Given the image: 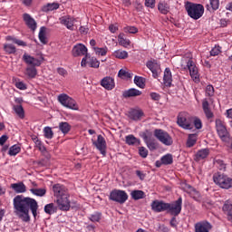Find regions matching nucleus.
Masks as SVG:
<instances>
[{
	"mask_svg": "<svg viewBox=\"0 0 232 232\" xmlns=\"http://www.w3.org/2000/svg\"><path fill=\"white\" fill-rule=\"evenodd\" d=\"M13 208L14 215L22 220V222H30V211L35 218V217H37L39 204L37 200L30 197L17 195L13 199Z\"/></svg>",
	"mask_w": 232,
	"mask_h": 232,
	"instance_id": "nucleus-1",
	"label": "nucleus"
},
{
	"mask_svg": "<svg viewBox=\"0 0 232 232\" xmlns=\"http://www.w3.org/2000/svg\"><path fill=\"white\" fill-rule=\"evenodd\" d=\"M150 208L155 213L167 211L172 217H179L182 213V197H179L172 203H166L162 200L156 199L152 201Z\"/></svg>",
	"mask_w": 232,
	"mask_h": 232,
	"instance_id": "nucleus-2",
	"label": "nucleus"
},
{
	"mask_svg": "<svg viewBox=\"0 0 232 232\" xmlns=\"http://www.w3.org/2000/svg\"><path fill=\"white\" fill-rule=\"evenodd\" d=\"M185 10L188 17L194 19V21H198V19L204 15V5L201 4L187 2L185 5Z\"/></svg>",
	"mask_w": 232,
	"mask_h": 232,
	"instance_id": "nucleus-3",
	"label": "nucleus"
},
{
	"mask_svg": "<svg viewBox=\"0 0 232 232\" xmlns=\"http://www.w3.org/2000/svg\"><path fill=\"white\" fill-rule=\"evenodd\" d=\"M213 181L221 189H231L232 178L222 172H216L213 175Z\"/></svg>",
	"mask_w": 232,
	"mask_h": 232,
	"instance_id": "nucleus-4",
	"label": "nucleus"
},
{
	"mask_svg": "<svg viewBox=\"0 0 232 232\" xmlns=\"http://www.w3.org/2000/svg\"><path fill=\"white\" fill-rule=\"evenodd\" d=\"M217 133L223 142H229L231 140V134L226 127V122L220 119L215 121Z\"/></svg>",
	"mask_w": 232,
	"mask_h": 232,
	"instance_id": "nucleus-5",
	"label": "nucleus"
},
{
	"mask_svg": "<svg viewBox=\"0 0 232 232\" xmlns=\"http://www.w3.org/2000/svg\"><path fill=\"white\" fill-rule=\"evenodd\" d=\"M58 102L62 104V106H64V108H68L69 110H79V105L77 104V102L73 100V98L70 97L66 93H62L58 95L57 98Z\"/></svg>",
	"mask_w": 232,
	"mask_h": 232,
	"instance_id": "nucleus-6",
	"label": "nucleus"
},
{
	"mask_svg": "<svg viewBox=\"0 0 232 232\" xmlns=\"http://www.w3.org/2000/svg\"><path fill=\"white\" fill-rule=\"evenodd\" d=\"M154 137H156V139L165 146H171L173 144V138H171L168 131L162 129H156L154 130Z\"/></svg>",
	"mask_w": 232,
	"mask_h": 232,
	"instance_id": "nucleus-7",
	"label": "nucleus"
},
{
	"mask_svg": "<svg viewBox=\"0 0 232 232\" xmlns=\"http://www.w3.org/2000/svg\"><path fill=\"white\" fill-rule=\"evenodd\" d=\"M109 200L112 202H118V204H124L128 200V193L121 189H113L111 191Z\"/></svg>",
	"mask_w": 232,
	"mask_h": 232,
	"instance_id": "nucleus-8",
	"label": "nucleus"
},
{
	"mask_svg": "<svg viewBox=\"0 0 232 232\" xmlns=\"http://www.w3.org/2000/svg\"><path fill=\"white\" fill-rule=\"evenodd\" d=\"M54 202L60 211H70V208H72L70 194L62 198H55Z\"/></svg>",
	"mask_w": 232,
	"mask_h": 232,
	"instance_id": "nucleus-9",
	"label": "nucleus"
},
{
	"mask_svg": "<svg viewBox=\"0 0 232 232\" xmlns=\"http://www.w3.org/2000/svg\"><path fill=\"white\" fill-rule=\"evenodd\" d=\"M146 66L149 70L151 71L152 77L154 79H158L159 75L162 73V69L160 68V63L155 60V59H150L147 61Z\"/></svg>",
	"mask_w": 232,
	"mask_h": 232,
	"instance_id": "nucleus-10",
	"label": "nucleus"
},
{
	"mask_svg": "<svg viewBox=\"0 0 232 232\" xmlns=\"http://www.w3.org/2000/svg\"><path fill=\"white\" fill-rule=\"evenodd\" d=\"M187 68L189 71V75L194 82H200V73H198V67L195 64L192 59L187 62Z\"/></svg>",
	"mask_w": 232,
	"mask_h": 232,
	"instance_id": "nucleus-11",
	"label": "nucleus"
},
{
	"mask_svg": "<svg viewBox=\"0 0 232 232\" xmlns=\"http://www.w3.org/2000/svg\"><path fill=\"white\" fill-rule=\"evenodd\" d=\"M177 123L180 128H183V130H193V123L191 122V120L188 119L186 112H180L178 115Z\"/></svg>",
	"mask_w": 232,
	"mask_h": 232,
	"instance_id": "nucleus-12",
	"label": "nucleus"
},
{
	"mask_svg": "<svg viewBox=\"0 0 232 232\" xmlns=\"http://www.w3.org/2000/svg\"><path fill=\"white\" fill-rule=\"evenodd\" d=\"M23 61L25 64L35 68V66H41V64H43V61H44V58L43 56L35 58L28 53H24L23 55Z\"/></svg>",
	"mask_w": 232,
	"mask_h": 232,
	"instance_id": "nucleus-13",
	"label": "nucleus"
},
{
	"mask_svg": "<svg viewBox=\"0 0 232 232\" xmlns=\"http://www.w3.org/2000/svg\"><path fill=\"white\" fill-rule=\"evenodd\" d=\"M53 191L55 198H61L63 197H68V195H70V192H68V188L64 185L60 183L54 184L53 186Z\"/></svg>",
	"mask_w": 232,
	"mask_h": 232,
	"instance_id": "nucleus-14",
	"label": "nucleus"
},
{
	"mask_svg": "<svg viewBox=\"0 0 232 232\" xmlns=\"http://www.w3.org/2000/svg\"><path fill=\"white\" fill-rule=\"evenodd\" d=\"M92 144L95 146L96 150H100L103 157L106 156V140L102 135H98L97 140H92Z\"/></svg>",
	"mask_w": 232,
	"mask_h": 232,
	"instance_id": "nucleus-15",
	"label": "nucleus"
},
{
	"mask_svg": "<svg viewBox=\"0 0 232 232\" xmlns=\"http://www.w3.org/2000/svg\"><path fill=\"white\" fill-rule=\"evenodd\" d=\"M195 232H209L213 229V225L208 220L199 221L194 226Z\"/></svg>",
	"mask_w": 232,
	"mask_h": 232,
	"instance_id": "nucleus-16",
	"label": "nucleus"
},
{
	"mask_svg": "<svg viewBox=\"0 0 232 232\" xmlns=\"http://www.w3.org/2000/svg\"><path fill=\"white\" fill-rule=\"evenodd\" d=\"M142 139L147 146V148L150 151H155V150H159V141L155 140V138L148 137L146 133L143 134Z\"/></svg>",
	"mask_w": 232,
	"mask_h": 232,
	"instance_id": "nucleus-17",
	"label": "nucleus"
},
{
	"mask_svg": "<svg viewBox=\"0 0 232 232\" xmlns=\"http://www.w3.org/2000/svg\"><path fill=\"white\" fill-rule=\"evenodd\" d=\"M60 23L61 24H63L67 30H71L72 32L75 30V26L73 25L75 24V18L70 15L62 16L60 18Z\"/></svg>",
	"mask_w": 232,
	"mask_h": 232,
	"instance_id": "nucleus-18",
	"label": "nucleus"
},
{
	"mask_svg": "<svg viewBox=\"0 0 232 232\" xmlns=\"http://www.w3.org/2000/svg\"><path fill=\"white\" fill-rule=\"evenodd\" d=\"M72 57H81L88 53V48L82 44H77L72 50Z\"/></svg>",
	"mask_w": 232,
	"mask_h": 232,
	"instance_id": "nucleus-19",
	"label": "nucleus"
},
{
	"mask_svg": "<svg viewBox=\"0 0 232 232\" xmlns=\"http://www.w3.org/2000/svg\"><path fill=\"white\" fill-rule=\"evenodd\" d=\"M23 19L26 24V26L32 30V32H35V30H37V22H35V19H34L32 17V15H30V14L28 13H24L23 14Z\"/></svg>",
	"mask_w": 232,
	"mask_h": 232,
	"instance_id": "nucleus-20",
	"label": "nucleus"
},
{
	"mask_svg": "<svg viewBox=\"0 0 232 232\" xmlns=\"http://www.w3.org/2000/svg\"><path fill=\"white\" fill-rule=\"evenodd\" d=\"M101 85L105 90H113L115 88V80L110 76H106L102 80Z\"/></svg>",
	"mask_w": 232,
	"mask_h": 232,
	"instance_id": "nucleus-21",
	"label": "nucleus"
},
{
	"mask_svg": "<svg viewBox=\"0 0 232 232\" xmlns=\"http://www.w3.org/2000/svg\"><path fill=\"white\" fill-rule=\"evenodd\" d=\"M140 95H142V92L135 88H130L129 90H126L122 93V96L124 97V99H131V97H140Z\"/></svg>",
	"mask_w": 232,
	"mask_h": 232,
	"instance_id": "nucleus-22",
	"label": "nucleus"
},
{
	"mask_svg": "<svg viewBox=\"0 0 232 232\" xmlns=\"http://www.w3.org/2000/svg\"><path fill=\"white\" fill-rule=\"evenodd\" d=\"M208 157H209V149H202L198 150L194 160H196V162H200V160H204V159H208Z\"/></svg>",
	"mask_w": 232,
	"mask_h": 232,
	"instance_id": "nucleus-23",
	"label": "nucleus"
},
{
	"mask_svg": "<svg viewBox=\"0 0 232 232\" xmlns=\"http://www.w3.org/2000/svg\"><path fill=\"white\" fill-rule=\"evenodd\" d=\"M163 82L165 86L171 87V83L173 82V76L171 75V70L169 68H166L164 71Z\"/></svg>",
	"mask_w": 232,
	"mask_h": 232,
	"instance_id": "nucleus-24",
	"label": "nucleus"
},
{
	"mask_svg": "<svg viewBox=\"0 0 232 232\" xmlns=\"http://www.w3.org/2000/svg\"><path fill=\"white\" fill-rule=\"evenodd\" d=\"M202 108H203V111L208 121L213 119V117H215V114L213 113V111H211V109L209 108V102H208V100L203 101Z\"/></svg>",
	"mask_w": 232,
	"mask_h": 232,
	"instance_id": "nucleus-25",
	"label": "nucleus"
},
{
	"mask_svg": "<svg viewBox=\"0 0 232 232\" xmlns=\"http://www.w3.org/2000/svg\"><path fill=\"white\" fill-rule=\"evenodd\" d=\"M125 142L128 146H140V140L133 134L127 135L125 137Z\"/></svg>",
	"mask_w": 232,
	"mask_h": 232,
	"instance_id": "nucleus-26",
	"label": "nucleus"
},
{
	"mask_svg": "<svg viewBox=\"0 0 232 232\" xmlns=\"http://www.w3.org/2000/svg\"><path fill=\"white\" fill-rule=\"evenodd\" d=\"M11 188L14 193H26V185L23 182L13 183L11 184Z\"/></svg>",
	"mask_w": 232,
	"mask_h": 232,
	"instance_id": "nucleus-27",
	"label": "nucleus"
},
{
	"mask_svg": "<svg viewBox=\"0 0 232 232\" xmlns=\"http://www.w3.org/2000/svg\"><path fill=\"white\" fill-rule=\"evenodd\" d=\"M158 10L163 15H168V14H169V4H168L166 1L159 2V4H158Z\"/></svg>",
	"mask_w": 232,
	"mask_h": 232,
	"instance_id": "nucleus-28",
	"label": "nucleus"
},
{
	"mask_svg": "<svg viewBox=\"0 0 232 232\" xmlns=\"http://www.w3.org/2000/svg\"><path fill=\"white\" fill-rule=\"evenodd\" d=\"M59 3L53 2V3H48L42 6V12H53V10H59Z\"/></svg>",
	"mask_w": 232,
	"mask_h": 232,
	"instance_id": "nucleus-29",
	"label": "nucleus"
},
{
	"mask_svg": "<svg viewBox=\"0 0 232 232\" xmlns=\"http://www.w3.org/2000/svg\"><path fill=\"white\" fill-rule=\"evenodd\" d=\"M220 6V0H209V4L206 5L208 12H217Z\"/></svg>",
	"mask_w": 232,
	"mask_h": 232,
	"instance_id": "nucleus-30",
	"label": "nucleus"
},
{
	"mask_svg": "<svg viewBox=\"0 0 232 232\" xmlns=\"http://www.w3.org/2000/svg\"><path fill=\"white\" fill-rule=\"evenodd\" d=\"M39 41L42 44H48V38L46 37V27L42 26L38 34Z\"/></svg>",
	"mask_w": 232,
	"mask_h": 232,
	"instance_id": "nucleus-31",
	"label": "nucleus"
},
{
	"mask_svg": "<svg viewBox=\"0 0 232 232\" xmlns=\"http://www.w3.org/2000/svg\"><path fill=\"white\" fill-rule=\"evenodd\" d=\"M57 209H59V208L55 206V204L53 203H49L45 205L44 208V213H46V215H53L57 212Z\"/></svg>",
	"mask_w": 232,
	"mask_h": 232,
	"instance_id": "nucleus-32",
	"label": "nucleus"
},
{
	"mask_svg": "<svg viewBox=\"0 0 232 232\" xmlns=\"http://www.w3.org/2000/svg\"><path fill=\"white\" fill-rule=\"evenodd\" d=\"M143 115H144V112H142V111H137V110H133L129 113V117L130 119H131V121H140Z\"/></svg>",
	"mask_w": 232,
	"mask_h": 232,
	"instance_id": "nucleus-33",
	"label": "nucleus"
},
{
	"mask_svg": "<svg viewBox=\"0 0 232 232\" xmlns=\"http://www.w3.org/2000/svg\"><path fill=\"white\" fill-rule=\"evenodd\" d=\"M59 130L63 133V135H66L70 133V130H72V125L66 121H62L59 123Z\"/></svg>",
	"mask_w": 232,
	"mask_h": 232,
	"instance_id": "nucleus-34",
	"label": "nucleus"
},
{
	"mask_svg": "<svg viewBox=\"0 0 232 232\" xmlns=\"http://www.w3.org/2000/svg\"><path fill=\"white\" fill-rule=\"evenodd\" d=\"M130 197L133 200H140L146 197V194L142 190H132L130 192Z\"/></svg>",
	"mask_w": 232,
	"mask_h": 232,
	"instance_id": "nucleus-35",
	"label": "nucleus"
},
{
	"mask_svg": "<svg viewBox=\"0 0 232 232\" xmlns=\"http://www.w3.org/2000/svg\"><path fill=\"white\" fill-rule=\"evenodd\" d=\"M19 153H21V145L14 144L9 148L8 155H10V157H15V155Z\"/></svg>",
	"mask_w": 232,
	"mask_h": 232,
	"instance_id": "nucleus-36",
	"label": "nucleus"
},
{
	"mask_svg": "<svg viewBox=\"0 0 232 232\" xmlns=\"http://www.w3.org/2000/svg\"><path fill=\"white\" fill-rule=\"evenodd\" d=\"M134 84L139 88L144 89L146 87V78L142 76H135L134 77Z\"/></svg>",
	"mask_w": 232,
	"mask_h": 232,
	"instance_id": "nucleus-37",
	"label": "nucleus"
},
{
	"mask_svg": "<svg viewBox=\"0 0 232 232\" xmlns=\"http://www.w3.org/2000/svg\"><path fill=\"white\" fill-rule=\"evenodd\" d=\"M13 110L19 119H24V109L23 105H14Z\"/></svg>",
	"mask_w": 232,
	"mask_h": 232,
	"instance_id": "nucleus-38",
	"label": "nucleus"
},
{
	"mask_svg": "<svg viewBox=\"0 0 232 232\" xmlns=\"http://www.w3.org/2000/svg\"><path fill=\"white\" fill-rule=\"evenodd\" d=\"M4 50L5 53H8V55H12L17 52V49L15 48V45L12 44H4Z\"/></svg>",
	"mask_w": 232,
	"mask_h": 232,
	"instance_id": "nucleus-39",
	"label": "nucleus"
},
{
	"mask_svg": "<svg viewBox=\"0 0 232 232\" xmlns=\"http://www.w3.org/2000/svg\"><path fill=\"white\" fill-rule=\"evenodd\" d=\"M25 75L29 79H35V76L37 75V69L35 67H27L25 70Z\"/></svg>",
	"mask_w": 232,
	"mask_h": 232,
	"instance_id": "nucleus-40",
	"label": "nucleus"
},
{
	"mask_svg": "<svg viewBox=\"0 0 232 232\" xmlns=\"http://www.w3.org/2000/svg\"><path fill=\"white\" fill-rule=\"evenodd\" d=\"M161 162L164 166H169L170 164H173V155H164L163 157H161Z\"/></svg>",
	"mask_w": 232,
	"mask_h": 232,
	"instance_id": "nucleus-41",
	"label": "nucleus"
},
{
	"mask_svg": "<svg viewBox=\"0 0 232 232\" xmlns=\"http://www.w3.org/2000/svg\"><path fill=\"white\" fill-rule=\"evenodd\" d=\"M214 164L215 166H217V168L219 169V171H226V162H224V160L218 159V158H216L214 160Z\"/></svg>",
	"mask_w": 232,
	"mask_h": 232,
	"instance_id": "nucleus-42",
	"label": "nucleus"
},
{
	"mask_svg": "<svg viewBox=\"0 0 232 232\" xmlns=\"http://www.w3.org/2000/svg\"><path fill=\"white\" fill-rule=\"evenodd\" d=\"M116 59H128V52L122 50H117L112 53Z\"/></svg>",
	"mask_w": 232,
	"mask_h": 232,
	"instance_id": "nucleus-43",
	"label": "nucleus"
},
{
	"mask_svg": "<svg viewBox=\"0 0 232 232\" xmlns=\"http://www.w3.org/2000/svg\"><path fill=\"white\" fill-rule=\"evenodd\" d=\"M197 144V134H189L187 140V148H193Z\"/></svg>",
	"mask_w": 232,
	"mask_h": 232,
	"instance_id": "nucleus-44",
	"label": "nucleus"
},
{
	"mask_svg": "<svg viewBox=\"0 0 232 232\" xmlns=\"http://www.w3.org/2000/svg\"><path fill=\"white\" fill-rule=\"evenodd\" d=\"M88 218L91 220V222H101L102 218V213L94 212L93 214H91Z\"/></svg>",
	"mask_w": 232,
	"mask_h": 232,
	"instance_id": "nucleus-45",
	"label": "nucleus"
},
{
	"mask_svg": "<svg viewBox=\"0 0 232 232\" xmlns=\"http://www.w3.org/2000/svg\"><path fill=\"white\" fill-rule=\"evenodd\" d=\"M30 191L36 197H44L46 195V188H31Z\"/></svg>",
	"mask_w": 232,
	"mask_h": 232,
	"instance_id": "nucleus-46",
	"label": "nucleus"
},
{
	"mask_svg": "<svg viewBox=\"0 0 232 232\" xmlns=\"http://www.w3.org/2000/svg\"><path fill=\"white\" fill-rule=\"evenodd\" d=\"M88 64L89 66H91V68H99V66L101 65V62H99L97 58L90 56Z\"/></svg>",
	"mask_w": 232,
	"mask_h": 232,
	"instance_id": "nucleus-47",
	"label": "nucleus"
},
{
	"mask_svg": "<svg viewBox=\"0 0 232 232\" xmlns=\"http://www.w3.org/2000/svg\"><path fill=\"white\" fill-rule=\"evenodd\" d=\"M93 50L96 55H102V57H104L108 53V47H93Z\"/></svg>",
	"mask_w": 232,
	"mask_h": 232,
	"instance_id": "nucleus-48",
	"label": "nucleus"
},
{
	"mask_svg": "<svg viewBox=\"0 0 232 232\" xmlns=\"http://www.w3.org/2000/svg\"><path fill=\"white\" fill-rule=\"evenodd\" d=\"M118 39L119 44H121V46H123L124 48H128V46L131 44V42L130 40L123 38L121 34H119Z\"/></svg>",
	"mask_w": 232,
	"mask_h": 232,
	"instance_id": "nucleus-49",
	"label": "nucleus"
},
{
	"mask_svg": "<svg viewBox=\"0 0 232 232\" xmlns=\"http://www.w3.org/2000/svg\"><path fill=\"white\" fill-rule=\"evenodd\" d=\"M44 133L45 139H53V130H52V128L45 127L44 129Z\"/></svg>",
	"mask_w": 232,
	"mask_h": 232,
	"instance_id": "nucleus-50",
	"label": "nucleus"
},
{
	"mask_svg": "<svg viewBox=\"0 0 232 232\" xmlns=\"http://www.w3.org/2000/svg\"><path fill=\"white\" fill-rule=\"evenodd\" d=\"M215 95V87L213 85H207L206 87V96L213 97Z\"/></svg>",
	"mask_w": 232,
	"mask_h": 232,
	"instance_id": "nucleus-51",
	"label": "nucleus"
},
{
	"mask_svg": "<svg viewBox=\"0 0 232 232\" xmlns=\"http://www.w3.org/2000/svg\"><path fill=\"white\" fill-rule=\"evenodd\" d=\"M188 195L189 197H191V198H194L197 202L200 200V192L197 191V189L195 188Z\"/></svg>",
	"mask_w": 232,
	"mask_h": 232,
	"instance_id": "nucleus-52",
	"label": "nucleus"
},
{
	"mask_svg": "<svg viewBox=\"0 0 232 232\" xmlns=\"http://www.w3.org/2000/svg\"><path fill=\"white\" fill-rule=\"evenodd\" d=\"M123 31L125 34H137L139 32V29L135 26H126L123 28Z\"/></svg>",
	"mask_w": 232,
	"mask_h": 232,
	"instance_id": "nucleus-53",
	"label": "nucleus"
},
{
	"mask_svg": "<svg viewBox=\"0 0 232 232\" xmlns=\"http://www.w3.org/2000/svg\"><path fill=\"white\" fill-rule=\"evenodd\" d=\"M118 77H120L121 79H124V77H131V73L126 72V70L124 69H121L118 72Z\"/></svg>",
	"mask_w": 232,
	"mask_h": 232,
	"instance_id": "nucleus-54",
	"label": "nucleus"
},
{
	"mask_svg": "<svg viewBox=\"0 0 232 232\" xmlns=\"http://www.w3.org/2000/svg\"><path fill=\"white\" fill-rule=\"evenodd\" d=\"M139 153L140 157H142V159H146L148 157V150L146 147H140L139 148Z\"/></svg>",
	"mask_w": 232,
	"mask_h": 232,
	"instance_id": "nucleus-55",
	"label": "nucleus"
},
{
	"mask_svg": "<svg viewBox=\"0 0 232 232\" xmlns=\"http://www.w3.org/2000/svg\"><path fill=\"white\" fill-rule=\"evenodd\" d=\"M193 125L195 126L196 130H202V121L198 118H195L193 121Z\"/></svg>",
	"mask_w": 232,
	"mask_h": 232,
	"instance_id": "nucleus-56",
	"label": "nucleus"
},
{
	"mask_svg": "<svg viewBox=\"0 0 232 232\" xmlns=\"http://www.w3.org/2000/svg\"><path fill=\"white\" fill-rule=\"evenodd\" d=\"M170 227H174V229H177L179 226V222H177V216H173L169 221Z\"/></svg>",
	"mask_w": 232,
	"mask_h": 232,
	"instance_id": "nucleus-57",
	"label": "nucleus"
},
{
	"mask_svg": "<svg viewBox=\"0 0 232 232\" xmlns=\"http://www.w3.org/2000/svg\"><path fill=\"white\" fill-rule=\"evenodd\" d=\"M85 56L82 59L81 66L85 68L86 64H88V61H90V54L87 53L84 54Z\"/></svg>",
	"mask_w": 232,
	"mask_h": 232,
	"instance_id": "nucleus-58",
	"label": "nucleus"
},
{
	"mask_svg": "<svg viewBox=\"0 0 232 232\" xmlns=\"http://www.w3.org/2000/svg\"><path fill=\"white\" fill-rule=\"evenodd\" d=\"M218 53H220V46H215L214 48H212V50L210 51V55L212 57H215L217 55H218Z\"/></svg>",
	"mask_w": 232,
	"mask_h": 232,
	"instance_id": "nucleus-59",
	"label": "nucleus"
},
{
	"mask_svg": "<svg viewBox=\"0 0 232 232\" xmlns=\"http://www.w3.org/2000/svg\"><path fill=\"white\" fill-rule=\"evenodd\" d=\"M156 0H145V6L147 8H155Z\"/></svg>",
	"mask_w": 232,
	"mask_h": 232,
	"instance_id": "nucleus-60",
	"label": "nucleus"
},
{
	"mask_svg": "<svg viewBox=\"0 0 232 232\" xmlns=\"http://www.w3.org/2000/svg\"><path fill=\"white\" fill-rule=\"evenodd\" d=\"M193 189L194 188L189 184H185L183 186V191H185V193H188V195L191 193Z\"/></svg>",
	"mask_w": 232,
	"mask_h": 232,
	"instance_id": "nucleus-61",
	"label": "nucleus"
},
{
	"mask_svg": "<svg viewBox=\"0 0 232 232\" xmlns=\"http://www.w3.org/2000/svg\"><path fill=\"white\" fill-rule=\"evenodd\" d=\"M15 87L18 90H26V83L23 82H15Z\"/></svg>",
	"mask_w": 232,
	"mask_h": 232,
	"instance_id": "nucleus-62",
	"label": "nucleus"
},
{
	"mask_svg": "<svg viewBox=\"0 0 232 232\" xmlns=\"http://www.w3.org/2000/svg\"><path fill=\"white\" fill-rule=\"evenodd\" d=\"M33 140H34V142L35 144V148L39 149V148H41L43 146V142L41 141V140H39V138L34 137V138H33Z\"/></svg>",
	"mask_w": 232,
	"mask_h": 232,
	"instance_id": "nucleus-63",
	"label": "nucleus"
},
{
	"mask_svg": "<svg viewBox=\"0 0 232 232\" xmlns=\"http://www.w3.org/2000/svg\"><path fill=\"white\" fill-rule=\"evenodd\" d=\"M150 99H152V101H160V94L157 92H151Z\"/></svg>",
	"mask_w": 232,
	"mask_h": 232,
	"instance_id": "nucleus-64",
	"label": "nucleus"
}]
</instances>
